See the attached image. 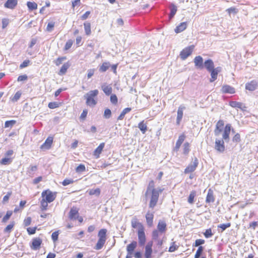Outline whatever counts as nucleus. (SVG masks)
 Masks as SVG:
<instances>
[{
    "label": "nucleus",
    "instance_id": "f257e3e1",
    "mask_svg": "<svg viewBox=\"0 0 258 258\" xmlns=\"http://www.w3.org/2000/svg\"><path fill=\"white\" fill-rule=\"evenodd\" d=\"M163 189L160 187L154 188V182L151 180L149 182L145 196L146 198H150L149 208L153 209L158 201L159 195L162 193Z\"/></svg>",
    "mask_w": 258,
    "mask_h": 258
},
{
    "label": "nucleus",
    "instance_id": "f03ea898",
    "mask_svg": "<svg viewBox=\"0 0 258 258\" xmlns=\"http://www.w3.org/2000/svg\"><path fill=\"white\" fill-rule=\"evenodd\" d=\"M231 125L230 124H227L224 129L222 135V139H216L215 144V149L219 153H223L225 150L224 140L228 142L229 140V135L231 131Z\"/></svg>",
    "mask_w": 258,
    "mask_h": 258
},
{
    "label": "nucleus",
    "instance_id": "7ed1b4c3",
    "mask_svg": "<svg viewBox=\"0 0 258 258\" xmlns=\"http://www.w3.org/2000/svg\"><path fill=\"white\" fill-rule=\"evenodd\" d=\"M42 200L40 202L41 209L45 211L47 209L48 203L53 202L56 198V193L49 189L45 190L41 193Z\"/></svg>",
    "mask_w": 258,
    "mask_h": 258
},
{
    "label": "nucleus",
    "instance_id": "20e7f679",
    "mask_svg": "<svg viewBox=\"0 0 258 258\" xmlns=\"http://www.w3.org/2000/svg\"><path fill=\"white\" fill-rule=\"evenodd\" d=\"M99 93L98 90H91L84 95V98L86 99V103L90 107H94L97 104V101L94 99Z\"/></svg>",
    "mask_w": 258,
    "mask_h": 258
},
{
    "label": "nucleus",
    "instance_id": "39448f33",
    "mask_svg": "<svg viewBox=\"0 0 258 258\" xmlns=\"http://www.w3.org/2000/svg\"><path fill=\"white\" fill-rule=\"evenodd\" d=\"M195 46L194 45H190L184 48L180 53V58L182 60H185L192 53Z\"/></svg>",
    "mask_w": 258,
    "mask_h": 258
},
{
    "label": "nucleus",
    "instance_id": "423d86ee",
    "mask_svg": "<svg viewBox=\"0 0 258 258\" xmlns=\"http://www.w3.org/2000/svg\"><path fill=\"white\" fill-rule=\"evenodd\" d=\"M199 164L198 159L195 157L191 163H190L184 170V173L187 174L194 172Z\"/></svg>",
    "mask_w": 258,
    "mask_h": 258
},
{
    "label": "nucleus",
    "instance_id": "0eeeda50",
    "mask_svg": "<svg viewBox=\"0 0 258 258\" xmlns=\"http://www.w3.org/2000/svg\"><path fill=\"white\" fill-rule=\"evenodd\" d=\"M224 121L222 120H219L216 125V128L214 131L215 136L218 137L220 136L221 133L223 130Z\"/></svg>",
    "mask_w": 258,
    "mask_h": 258
},
{
    "label": "nucleus",
    "instance_id": "6e6552de",
    "mask_svg": "<svg viewBox=\"0 0 258 258\" xmlns=\"http://www.w3.org/2000/svg\"><path fill=\"white\" fill-rule=\"evenodd\" d=\"M42 242V240L39 237L33 238L32 239L31 245L30 246L31 248L35 250L39 249Z\"/></svg>",
    "mask_w": 258,
    "mask_h": 258
},
{
    "label": "nucleus",
    "instance_id": "1a4fd4ad",
    "mask_svg": "<svg viewBox=\"0 0 258 258\" xmlns=\"http://www.w3.org/2000/svg\"><path fill=\"white\" fill-rule=\"evenodd\" d=\"M221 70L222 68L220 67H218L212 70L211 71H209V72L211 73V78L210 79V82H213L217 79L218 74L221 72Z\"/></svg>",
    "mask_w": 258,
    "mask_h": 258
},
{
    "label": "nucleus",
    "instance_id": "9d476101",
    "mask_svg": "<svg viewBox=\"0 0 258 258\" xmlns=\"http://www.w3.org/2000/svg\"><path fill=\"white\" fill-rule=\"evenodd\" d=\"M195 67L198 69H202L204 68L203 58L200 55L197 56L194 59Z\"/></svg>",
    "mask_w": 258,
    "mask_h": 258
},
{
    "label": "nucleus",
    "instance_id": "9b49d317",
    "mask_svg": "<svg viewBox=\"0 0 258 258\" xmlns=\"http://www.w3.org/2000/svg\"><path fill=\"white\" fill-rule=\"evenodd\" d=\"M185 109L183 105H180L177 110V117H176V124L179 125L183 117V112Z\"/></svg>",
    "mask_w": 258,
    "mask_h": 258
},
{
    "label": "nucleus",
    "instance_id": "f8f14e48",
    "mask_svg": "<svg viewBox=\"0 0 258 258\" xmlns=\"http://www.w3.org/2000/svg\"><path fill=\"white\" fill-rule=\"evenodd\" d=\"M138 236L140 245H143L146 242V236L144 232V229L138 230Z\"/></svg>",
    "mask_w": 258,
    "mask_h": 258
},
{
    "label": "nucleus",
    "instance_id": "ddd939ff",
    "mask_svg": "<svg viewBox=\"0 0 258 258\" xmlns=\"http://www.w3.org/2000/svg\"><path fill=\"white\" fill-rule=\"evenodd\" d=\"M132 226L134 228H137L138 230L144 229L142 224L138 221L136 217H134L131 221Z\"/></svg>",
    "mask_w": 258,
    "mask_h": 258
},
{
    "label": "nucleus",
    "instance_id": "4468645a",
    "mask_svg": "<svg viewBox=\"0 0 258 258\" xmlns=\"http://www.w3.org/2000/svg\"><path fill=\"white\" fill-rule=\"evenodd\" d=\"M145 217L148 225L149 227L152 226L153 224L154 212L148 211Z\"/></svg>",
    "mask_w": 258,
    "mask_h": 258
},
{
    "label": "nucleus",
    "instance_id": "2eb2a0df",
    "mask_svg": "<svg viewBox=\"0 0 258 258\" xmlns=\"http://www.w3.org/2000/svg\"><path fill=\"white\" fill-rule=\"evenodd\" d=\"M18 4L17 0H7L4 4V7L10 9H14Z\"/></svg>",
    "mask_w": 258,
    "mask_h": 258
},
{
    "label": "nucleus",
    "instance_id": "dca6fc26",
    "mask_svg": "<svg viewBox=\"0 0 258 258\" xmlns=\"http://www.w3.org/2000/svg\"><path fill=\"white\" fill-rule=\"evenodd\" d=\"M152 242H148L145 247V256L146 258H151L152 253Z\"/></svg>",
    "mask_w": 258,
    "mask_h": 258
},
{
    "label": "nucleus",
    "instance_id": "f3484780",
    "mask_svg": "<svg viewBox=\"0 0 258 258\" xmlns=\"http://www.w3.org/2000/svg\"><path fill=\"white\" fill-rule=\"evenodd\" d=\"M53 142V138L51 137H48L45 142L41 145V149H49Z\"/></svg>",
    "mask_w": 258,
    "mask_h": 258
},
{
    "label": "nucleus",
    "instance_id": "a211bd4d",
    "mask_svg": "<svg viewBox=\"0 0 258 258\" xmlns=\"http://www.w3.org/2000/svg\"><path fill=\"white\" fill-rule=\"evenodd\" d=\"M204 67H205L208 72L211 71L212 70L215 69L213 61L211 59L206 60L204 62Z\"/></svg>",
    "mask_w": 258,
    "mask_h": 258
},
{
    "label": "nucleus",
    "instance_id": "6ab92c4d",
    "mask_svg": "<svg viewBox=\"0 0 258 258\" xmlns=\"http://www.w3.org/2000/svg\"><path fill=\"white\" fill-rule=\"evenodd\" d=\"M257 87V83L255 81H251L250 82L246 83L245 85V89L249 91H254Z\"/></svg>",
    "mask_w": 258,
    "mask_h": 258
},
{
    "label": "nucleus",
    "instance_id": "aec40b11",
    "mask_svg": "<svg viewBox=\"0 0 258 258\" xmlns=\"http://www.w3.org/2000/svg\"><path fill=\"white\" fill-rule=\"evenodd\" d=\"M78 217V210L76 208H72L69 213V218L71 220H76Z\"/></svg>",
    "mask_w": 258,
    "mask_h": 258
},
{
    "label": "nucleus",
    "instance_id": "412c9836",
    "mask_svg": "<svg viewBox=\"0 0 258 258\" xmlns=\"http://www.w3.org/2000/svg\"><path fill=\"white\" fill-rule=\"evenodd\" d=\"M101 89L106 94V95H110L112 91V87L110 85H108L105 83H104L101 85Z\"/></svg>",
    "mask_w": 258,
    "mask_h": 258
},
{
    "label": "nucleus",
    "instance_id": "4be33fe9",
    "mask_svg": "<svg viewBox=\"0 0 258 258\" xmlns=\"http://www.w3.org/2000/svg\"><path fill=\"white\" fill-rule=\"evenodd\" d=\"M221 91L223 93L233 94L235 93V89L229 85H224L221 89Z\"/></svg>",
    "mask_w": 258,
    "mask_h": 258
},
{
    "label": "nucleus",
    "instance_id": "5701e85b",
    "mask_svg": "<svg viewBox=\"0 0 258 258\" xmlns=\"http://www.w3.org/2000/svg\"><path fill=\"white\" fill-rule=\"evenodd\" d=\"M215 201V198L214 197V193L213 190L210 188L208 190L207 195L206 202L207 203H213Z\"/></svg>",
    "mask_w": 258,
    "mask_h": 258
},
{
    "label": "nucleus",
    "instance_id": "b1692460",
    "mask_svg": "<svg viewBox=\"0 0 258 258\" xmlns=\"http://www.w3.org/2000/svg\"><path fill=\"white\" fill-rule=\"evenodd\" d=\"M166 224L165 221L160 220L157 225L158 230L161 232L164 233L166 230Z\"/></svg>",
    "mask_w": 258,
    "mask_h": 258
},
{
    "label": "nucleus",
    "instance_id": "393cba45",
    "mask_svg": "<svg viewBox=\"0 0 258 258\" xmlns=\"http://www.w3.org/2000/svg\"><path fill=\"white\" fill-rule=\"evenodd\" d=\"M185 138V137L184 135H181L179 136L178 139L176 143L174 150H175L176 151H177L179 150L181 145L183 142Z\"/></svg>",
    "mask_w": 258,
    "mask_h": 258
},
{
    "label": "nucleus",
    "instance_id": "a878e982",
    "mask_svg": "<svg viewBox=\"0 0 258 258\" xmlns=\"http://www.w3.org/2000/svg\"><path fill=\"white\" fill-rule=\"evenodd\" d=\"M187 27L186 22H182L179 25L176 26L174 31L175 33H179L184 31Z\"/></svg>",
    "mask_w": 258,
    "mask_h": 258
},
{
    "label": "nucleus",
    "instance_id": "bb28decb",
    "mask_svg": "<svg viewBox=\"0 0 258 258\" xmlns=\"http://www.w3.org/2000/svg\"><path fill=\"white\" fill-rule=\"evenodd\" d=\"M137 245V242L136 241H133L131 243L127 245L126 247V250L128 254H132L134 249L136 248Z\"/></svg>",
    "mask_w": 258,
    "mask_h": 258
},
{
    "label": "nucleus",
    "instance_id": "cd10ccee",
    "mask_svg": "<svg viewBox=\"0 0 258 258\" xmlns=\"http://www.w3.org/2000/svg\"><path fill=\"white\" fill-rule=\"evenodd\" d=\"M169 8L170 10V13L169 15V18L170 19H171L175 15L177 10V8L173 4H171Z\"/></svg>",
    "mask_w": 258,
    "mask_h": 258
},
{
    "label": "nucleus",
    "instance_id": "c85d7f7f",
    "mask_svg": "<svg viewBox=\"0 0 258 258\" xmlns=\"http://www.w3.org/2000/svg\"><path fill=\"white\" fill-rule=\"evenodd\" d=\"M111 66L109 62H104L99 68V72L103 73L106 72Z\"/></svg>",
    "mask_w": 258,
    "mask_h": 258
},
{
    "label": "nucleus",
    "instance_id": "c756f323",
    "mask_svg": "<svg viewBox=\"0 0 258 258\" xmlns=\"http://www.w3.org/2000/svg\"><path fill=\"white\" fill-rule=\"evenodd\" d=\"M70 66V64L69 63V62L64 63L61 67V68L58 72V75H63L65 74L67 71V70L69 68Z\"/></svg>",
    "mask_w": 258,
    "mask_h": 258
},
{
    "label": "nucleus",
    "instance_id": "7c9ffc66",
    "mask_svg": "<svg viewBox=\"0 0 258 258\" xmlns=\"http://www.w3.org/2000/svg\"><path fill=\"white\" fill-rule=\"evenodd\" d=\"M104 146H105L104 143H101L99 145V146L95 150L94 152V155L95 156H97V157H98L99 156V155L102 152Z\"/></svg>",
    "mask_w": 258,
    "mask_h": 258
},
{
    "label": "nucleus",
    "instance_id": "2f4dec72",
    "mask_svg": "<svg viewBox=\"0 0 258 258\" xmlns=\"http://www.w3.org/2000/svg\"><path fill=\"white\" fill-rule=\"evenodd\" d=\"M105 241L106 240L105 239H99L96 245L94 247V249H95L96 250L101 249L104 246Z\"/></svg>",
    "mask_w": 258,
    "mask_h": 258
},
{
    "label": "nucleus",
    "instance_id": "473e14b6",
    "mask_svg": "<svg viewBox=\"0 0 258 258\" xmlns=\"http://www.w3.org/2000/svg\"><path fill=\"white\" fill-rule=\"evenodd\" d=\"M106 233L107 230L106 229H101L99 232L98 236L99 237V239H105L106 240Z\"/></svg>",
    "mask_w": 258,
    "mask_h": 258
},
{
    "label": "nucleus",
    "instance_id": "72a5a7b5",
    "mask_svg": "<svg viewBox=\"0 0 258 258\" xmlns=\"http://www.w3.org/2000/svg\"><path fill=\"white\" fill-rule=\"evenodd\" d=\"M85 33L87 35H90L91 33V24L89 22H86L84 23Z\"/></svg>",
    "mask_w": 258,
    "mask_h": 258
},
{
    "label": "nucleus",
    "instance_id": "f704fd0d",
    "mask_svg": "<svg viewBox=\"0 0 258 258\" xmlns=\"http://www.w3.org/2000/svg\"><path fill=\"white\" fill-rule=\"evenodd\" d=\"M229 105L233 108H237L242 109L243 104L241 102L235 101H231L229 102Z\"/></svg>",
    "mask_w": 258,
    "mask_h": 258
},
{
    "label": "nucleus",
    "instance_id": "c9c22d12",
    "mask_svg": "<svg viewBox=\"0 0 258 258\" xmlns=\"http://www.w3.org/2000/svg\"><path fill=\"white\" fill-rule=\"evenodd\" d=\"M138 127L141 130L143 134H145L147 130V126L146 123H144V121H141L138 124Z\"/></svg>",
    "mask_w": 258,
    "mask_h": 258
},
{
    "label": "nucleus",
    "instance_id": "e433bc0d",
    "mask_svg": "<svg viewBox=\"0 0 258 258\" xmlns=\"http://www.w3.org/2000/svg\"><path fill=\"white\" fill-rule=\"evenodd\" d=\"M196 196V191L195 190H192L188 198V203L190 204H192L194 202V198Z\"/></svg>",
    "mask_w": 258,
    "mask_h": 258
},
{
    "label": "nucleus",
    "instance_id": "4c0bfd02",
    "mask_svg": "<svg viewBox=\"0 0 258 258\" xmlns=\"http://www.w3.org/2000/svg\"><path fill=\"white\" fill-rule=\"evenodd\" d=\"M21 95L22 93L20 91H17L15 95L11 98V101L13 102H17L20 98Z\"/></svg>",
    "mask_w": 258,
    "mask_h": 258
},
{
    "label": "nucleus",
    "instance_id": "58836bf2",
    "mask_svg": "<svg viewBox=\"0 0 258 258\" xmlns=\"http://www.w3.org/2000/svg\"><path fill=\"white\" fill-rule=\"evenodd\" d=\"M101 190L100 188H97L96 189H91L89 190V194L90 195H95L99 196L100 194Z\"/></svg>",
    "mask_w": 258,
    "mask_h": 258
},
{
    "label": "nucleus",
    "instance_id": "ea45409f",
    "mask_svg": "<svg viewBox=\"0 0 258 258\" xmlns=\"http://www.w3.org/2000/svg\"><path fill=\"white\" fill-rule=\"evenodd\" d=\"M12 161V159L10 158H8V157L6 156V157L3 158L1 161L0 163L1 164L3 165H8L10 164Z\"/></svg>",
    "mask_w": 258,
    "mask_h": 258
},
{
    "label": "nucleus",
    "instance_id": "a19ab883",
    "mask_svg": "<svg viewBox=\"0 0 258 258\" xmlns=\"http://www.w3.org/2000/svg\"><path fill=\"white\" fill-rule=\"evenodd\" d=\"M27 6L30 10H34L37 9V5L34 2H28L27 3Z\"/></svg>",
    "mask_w": 258,
    "mask_h": 258
},
{
    "label": "nucleus",
    "instance_id": "79ce46f5",
    "mask_svg": "<svg viewBox=\"0 0 258 258\" xmlns=\"http://www.w3.org/2000/svg\"><path fill=\"white\" fill-rule=\"evenodd\" d=\"M204 235L206 238H209L214 235V233L212 232V229L209 228L206 230L204 233Z\"/></svg>",
    "mask_w": 258,
    "mask_h": 258
},
{
    "label": "nucleus",
    "instance_id": "37998d69",
    "mask_svg": "<svg viewBox=\"0 0 258 258\" xmlns=\"http://www.w3.org/2000/svg\"><path fill=\"white\" fill-rule=\"evenodd\" d=\"M13 214V212L12 211H7L6 215L3 217L2 222L4 223L6 222L10 218Z\"/></svg>",
    "mask_w": 258,
    "mask_h": 258
},
{
    "label": "nucleus",
    "instance_id": "c03bdc74",
    "mask_svg": "<svg viewBox=\"0 0 258 258\" xmlns=\"http://www.w3.org/2000/svg\"><path fill=\"white\" fill-rule=\"evenodd\" d=\"M204 250V247L202 246H200L196 253L195 258H200L203 251Z\"/></svg>",
    "mask_w": 258,
    "mask_h": 258
},
{
    "label": "nucleus",
    "instance_id": "a18cd8bd",
    "mask_svg": "<svg viewBox=\"0 0 258 258\" xmlns=\"http://www.w3.org/2000/svg\"><path fill=\"white\" fill-rule=\"evenodd\" d=\"M14 226V223L12 222L9 225H8L4 229V232L5 233H10L11 232L12 229L13 228Z\"/></svg>",
    "mask_w": 258,
    "mask_h": 258
},
{
    "label": "nucleus",
    "instance_id": "49530a36",
    "mask_svg": "<svg viewBox=\"0 0 258 258\" xmlns=\"http://www.w3.org/2000/svg\"><path fill=\"white\" fill-rule=\"evenodd\" d=\"M111 110L108 108L105 109L104 110V115H103L104 117L106 119H108L111 117Z\"/></svg>",
    "mask_w": 258,
    "mask_h": 258
},
{
    "label": "nucleus",
    "instance_id": "de8ad7c7",
    "mask_svg": "<svg viewBox=\"0 0 258 258\" xmlns=\"http://www.w3.org/2000/svg\"><path fill=\"white\" fill-rule=\"evenodd\" d=\"M85 166L83 164H80L76 168V171L78 173H81L85 170Z\"/></svg>",
    "mask_w": 258,
    "mask_h": 258
},
{
    "label": "nucleus",
    "instance_id": "09e8293b",
    "mask_svg": "<svg viewBox=\"0 0 258 258\" xmlns=\"http://www.w3.org/2000/svg\"><path fill=\"white\" fill-rule=\"evenodd\" d=\"M189 151V144L188 143H185L183 145V153L187 154Z\"/></svg>",
    "mask_w": 258,
    "mask_h": 258
},
{
    "label": "nucleus",
    "instance_id": "8fccbe9b",
    "mask_svg": "<svg viewBox=\"0 0 258 258\" xmlns=\"http://www.w3.org/2000/svg\"><path fill=\"white\" fill-rule=\"evenodd\" d=\"M178 246L175 244V242H173L171 243V245L169 247V251L173 252L177 249Z\"/></svg>",
    "mask_w": 258,
    "mask_h": 258
},
{
    "label": "nucleus",
    "instance_id": "3c124183",
    "mask_svg": "<svg viewBox=\"0 0 258 258\" xmlns=\"http://www.w3.org/2000/svg\"><path fill=\"white\" fill-rule=\"evenodd\" d=\"M230 226H231L230 223H225V224H222L219 225L218 226V227L221 228L222 230V231H223L225 230L226 229H227V228H229V227H230Z\"/></svg>",
    "mask_w": 258,
    "mask_h": 258
},
{
    "label": "nucleus",
    "instance_id": "603ef678",
    "mask_svg": "<svg viewBox=\"0 0 258 258\" xmlns=\"http://www.w3.org/2000/svg\"><path fill=\"white\" fill-rule=\"evenodd\" d=\"M73 44V41L72 40H69L66 43L64 46V49L67 50L69 49Z\"/></svg>",
    "mask_w": 258,
    "mask_h": 258
},
{
    "label": "nucleus",
    "instance_id": "864d4df0",
    "mask_svg": "<svg viewBox=\"0 0 258 258\" xmlns=\"http://www.w3.org/2000/svg\"><path fill=\"white\" fill-rule=\"evenodd\" d=\"M74 182V180L73 179H65L62 182V184L63 186H67L70 184H72Z\"/></svg>",
    "mask_w": 258,
    "mask_h": 258
},
{
    "label": "nucleus",
    "instance_id": "5fc2aeb1",
    "mask_svg": "<svg viewBox=\"0 0 258 258\" xmlns=\"http://www.w3.org/2000/svg\"><path fill=\"white\" fill-rule=\"evenodd\" d=\"M2 28H6L9 24V20L7 18H4L2 19Z\"/></svg>",
    "mask_w": 258,
    "mask_h": 258
},
{
    "label": "nucleus",
    "instance_id": "6e6d98bb",
    "mask_svg": "<svg viewBox=\"0 0 258 258\" xmlns=\"http://www.w3.org/2000/svg\"><path fill=\"white\" fill-rule=\"evenodd\" d=\"M30 63V61L29 60H25L20 65V69H23L24 68H26L28 67Z\"/></svg>",
    "mask_w": 258,
    "mask_h": 258
},
{
    "label": "nucleus",
    "instance_id": "4d7b16f0",
    "mask_svg": "<svg viewBox=\"0 0 258 258\" xmlns=\"http://www.w3.org/2000/svg\"><path fill=\"white\" fill-rule=\"evenodd\" d=\"M54 25L55 23L53 22H49L47 24L46 28L47 31L51 32L52 30L53 27H54Z\"/></svg>",
    "mask_w": 258,
    "mask_h": 258
},
{
    "label": "nucleus",
    "instance_id": "13d9d810",
    "mask_svg": "<svg viewBox=\"0 0 258 258\" xmlns=\"http://www.w3.org/2000/svg\"><path fill=\"white\" fill-rule=\"evenodd\" d=\"M59 232L58 231H55L52 233L51 238L53 242H55L58 239Z\"/></svg>",
    "mask_w": 258,
    "mask_h": 258
},
{
    "label": "nucleus",
    "instance_id": "bf43d9fd",
    "mask_svg": "<svg viewBox=\"0 0 258 258\" xmlns=\"http://www.w3.org/2000/svg\"><path fill=\"white\" fill-rule=\"evenodd\" d=\"M48 106L50 109H54L58 107V103L56 102H50Z\"/></svg>",
    "mask_w": 258,
    "mask_h": 258
},
{
    "label": "nucleus",
    "instance_id": "052dcab7",
    "mask_svg": "<svg viewBox=\"0 0 258 258\" xmlns=\"http://www.w3.org/2000/svg\"><path fill=\"white\" fill-rule=\"evenodd\" d=\"M110 101L113 104H117L118 99H117V96L115 94H112L111 95Z\"/></svg>",
    "mask_w": 258,
    "mask_h": 258
},
{
    "label": "nucleus",
    "instance_id": "680f3d73",
    "mask_svg": "<svg viewBox=\"0 0 258 258\" xmlns=\"http://www.w3.org/2000/svg\"><path fill=\"white\" fill-rule=\"evenodd\" d=\"M205 243V240L202 239H197L195 243V246H200L201 245Z\"/></svg>",
    "mask_w": 258,
    "mask_h": 258
},
{
    "label": "nucleus",
    "instance_id": "e2e57ef3",
    "mask_svg": "<svg viewBox=\"0 0 258 258\" xmlns=\"http://www.w3.org/2000/svg\"><path fill=\"white\" fill-rule=\"evenodd\" d=\"M66 59V57H60L57 58V59L55 61V63L57 66H59L62 61Z\"/></svg>",
    "mask_w": 258,
    "mask_h": 258
},
{
    "label": "nucleus",
    "instance_id": "0e129e2a",
    "mask_svg": "<svg viewBox=\"0 0 258 258\" xmlns=\"http://www.w3.org/2000/svg\"><path fill=\"white\" fill-rule=\"evenodd\" d=\"M36 230V227H29L27 229V231L29 234H34L35 233Z\"/></svg>",
    "mask_w": 258,
    "mask_h": 258
},
{
    "label": "nucleus",
    "instance_id": "69168bd1",
    "mask_svg": "<svg viewBox=\"0 0 258 258\" xmlns=\"http://www.w3.org/2000/svg\"><path fill=\"white\" fill-rule=\"evenodd\" d=\"M95 71V69H89L88 70V71H87V78H88V79H90V78H91L93 76Z\"/></svg>",
    "mask_w": 258,
    "mask_h": 258
},
{
    "label": "nucleus",
    "instance_id": "338daca9",
    "mask_svg": "<svg viewBox=\"0 0 258 258\" xmlns=\"http://www.w3.org/2000/svg\"><path fill=\"white\" fill-rule=\"evenodd\" d=\"M31 218L30 217H28L25 218L24 220V225L25 226H28L31 224Z\"/></svg>",
    "mask_w": 258,
    "mask_h": 258
},
{
    "label": "nucleus",
    "instance_id": "774afa93",
    "mask_svg": "<svg viewBox=\"0 0 258 258\" xmlns=\"http://www.w3.org/2000/svg\"><path fill=\"white\" fill-rule=\"evenodd\" d=\"M232 141L233 142L238 143L240 141V136L237 133L233 137L232 139Z\"/></svg>",
    "mask_w": 258,
    "mask_h": 258
}]
</instances>
